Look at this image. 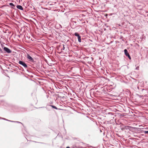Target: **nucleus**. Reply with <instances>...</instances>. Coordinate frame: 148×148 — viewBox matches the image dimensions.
<instances>
[{
  "mask_svg": "<svg viewBox=\"0 0 148 148\" xmlns=\"http://www.w3.org/2000/svg\"><path fill=\"white\" fill-rule=\"evenodd\" d=\"M18 63L24 67L26 68L27 67V64L23 62L20 60L18 62Z\"/></svg>",
  "mask_w": 148,
  "mask_h": 148,
  "instance_id": "obj_1",
  "label": "nucleus"
},
{
  "mask_svg": "<svg viewBox=\"0 0 148 148\" xmlns=\"http://www.w3.org/2000/svg\"><path fill=\"white\" fill-rule=\"evenodd\" d=\"M74 35L75 36L77 37L78 40L79 42H81V37L79 34L77 33L76 32L75 33Z\"/></svg>",
  "mask_w": 148,
  "mask_h": 148,
  "instance_id": "obj_2",
  "label": "nucleus"
},
{
  "mask_svg": "<svg viewBox=\"0 0 148 148\" xmlns=\"http://www.w3.org/2000/svg\"><path fill=\"white\" fill-rule=\"evenodd\" d=\"M125 54V55L126 56L128 57V58L130 59H131V58L129 53L128 52V51L126 49H125L124 50Z\"/></svg>",
  "mask_w": 148,
  "mask_h": 148,
  "instance_id": "obj_3",
  "label": "nucleus"
},
{
  "mask_svg": "<svg viewBox=\"0 0 148 148\" xmlns=\"http://www.w3.org/2000/svg\"><path fill=\"white\" fill-rule=\"evenodd\" d=\"M4 50L8 53H10L12 51L11 50L6 47H4L3 48Z\"/></svg>",
  "mask_w": 148,
  "mask_h": 148,
  "instance_id": "obj_4",
  "label": "nucleus"
},
{
  "mask_svg": "<svg viewBox=\"0 0 148 148\" xmlns=\"http://www.w3.org/2000/svg\"><path fill=\"white\" fill-rule=\"evenodd\" d=\"M27 58L29 60V61L31 62H33L34 61L33 59L29 55H27Z\"/></svg>",
  "mask_w": 148,
  "mask_h": 148,
  "instance_id": "obj_5",
  "label": "nucleus"
},
{
  "mask_svg": "<svg viewBox=\"0 0 148 148\" xmlns=\"http://www.w3.org/2000/svg\"><path fill=\"white\" fill-rule=\"evenodd\" d=\"M16 7L18 9H19L20 10H23V8L21 6V5H17V6H16Z\"/></svg>",
  "mask_w": 148,
  "mask_h": 148,
  "instance_id": "obj_6",
  "label": "nucleus"
},
{
  "mask_svg": "<svg viewBox=\"0 0 148 148\" xmlns=\"http://www.w3.org/2000/svg\"><path fill=\"white\" fill-rule=\"evenodd\" d=\"M9 4L10 5L12 6L13 7H12V8H14V7H15L14 5L12 3H9Z\"/></svg>",
  "mask_w": 148,
  "mask_h": 148,
  "instance_id": "obj_7",
  "label": "nucleus"
},
{
  "mask_svg": "<svg viewBox=\"0 0 148 148\" xmlns=\"http://www.w3.org/2000/svg\"><path fill=\"white\" fill-rule=\"evenodd\" d=\"M51 107L52 108H55L56 109H57V108L55 106H51Z\"/></svg>",
  "mask_w": 148,
  "mask_h": 148,
  "instance_id": "obj_8",
  "label": "nucleus"
},
{
  "mask_svg": "<svg viewBox=\"0 0 148 148\" xmlns=\"http://www.w3.org/2000/svg\"><path fill=\"white\" fill-rule=\"evenodd\" d=\"M130 127L129 126H125V128H124V129H128L129 127Z\"/></svg>",
  "mask_w": 148,
  "mask_h": 148,
  "instance_id": "obj_9",
  "label": "nucleus"
},
{
  "mask_svg": "<svg viewBox=\"0 0 148 148\" xmlns=\"http://www.w3.org/2000/svg\"><path fill=\"white\" fill-rule=\"evenodd\" d=\"M63 48L61 49L62 50H64L65 49V47H64V45H63Z\"/></svg>",
  "mask_w": 148,
  "mask_h": 148,
  "instance_id": "obj_10",
  "label": "nucleus"
},
{
  "mask_svg": "<svg viewBox=\"0 0 148 148\" xmlns=\"http://www.w3.org/2000/svg\"><path fill=\"white\" fill-rule=\"evenodd\" d=\"M145 134H148V131H145Z\"/></svg>",
  "mask_w": 148,
  "mask_h": 148,
  "instance_id": "obj_11",
  "label": "nucleus"
},
{
  "mask_svg": "<svg viewBox=\"0 0 148 148\" xmlns=\"http://www.w3.org/2000/svg\"><path fill=\"white\" fill-rule=\"evenodd\" d=\"M138 68H139V67H138L136 68V69H137V70H138Z\"/></svg>",
  "mask_w": 148,
  "mask_h": 148,
  "instance_id": "obj_12",
  "label": "nucleus"
},
{
  "mask_svg": "<svg viewBox=\"0 0 148 148\" xmlns=\"http://www.w3.org/2000/svg\"><path fill=\"white\" fill-rule=\"evenodd\" d=\"M73 146H74L73 147L74 148L75 147H76V146H75V145H73Z\"/></svg>",
  "mask_w": 148,
  "mask_h": 148,
  "instance_id": "obj_13",
  "label": "nucleus"
},
{
  "mask_svg": "<svg viewBox=\"0 0 148 148\" xmlns=\"http://www.w3.org/2000/svg\"><path fill=\"white\" fill-rule=\"evenodd\" d=\"M66 148H70V147H66Z\"/></svg>",
  "mask_w": 148,
  "mask_h": 148,
  "instance_id": "obj_14",
  "label": "nucleus"
},
{
  "mask_svg": "<svg viewBox=\"0 0 148 148\" xmlns=\"http://www.w3.org/2000/svg\"><path fill=\"white\" fill-rule=\"evenodd\" d=\"M0 51H1V48H0Z\"/></svg>",
  "mask_w": 148,
  "mask_h": 148,
  "instance_id": "obj_15",
  "label": "nucleus"
}]
</instances>
